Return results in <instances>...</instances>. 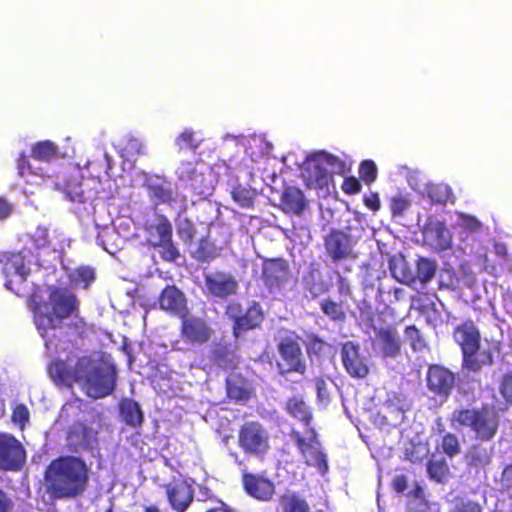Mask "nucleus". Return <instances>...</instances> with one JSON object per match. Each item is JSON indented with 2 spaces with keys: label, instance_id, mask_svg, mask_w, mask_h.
Instances as JSON below:
<instances>
[{
  "label": "nucleus",
  "instance_id": "obj_1",
  "mask_svg": "<svg viewBox=\"0 0 512 512\" xmlns=\"http://www.w3.org/2000/svg\"><path fill=\"white\" fill-rule=\"evenodd\" d=\"M48 290L47 300L39 289L34 290L29 296L28 307L45 347L56 350L66 337L63 331L66 319L74 317L67 323V329L72 336L80 339L87 334V323L79 317V301L75 293L57 286H50Z\"/></svg>",
  "mask_w": 512,
  "mask_h": 512
},
{
  "label": "nucleus",
  "instance_id": "obj_2",
  "mask_svg": "<svg viewBox=\"0 0 512 512\" xmlns=\"http://www.w3.org/2000/svg\"><path fill=\"white\" fill-rule=\"evenodd\" d=\"M90 468L81 457L61 455L49 462L44 485L53 499L70 500L82 496L89 485Z\"/></svg>",
  "mask_w": 512,
  "mask_h": 512
},
{
  "label": "nucleus",
  "instance_id": "obj_3",
  "mask_svg": "<svg viewBox=\"0 0 512 512\" xmlns=\"http://www.w3.org/2000/svg\"><path fill=\"white\" fill-rule=\"evenodd\" d=\"M452 425L469 428L476 440L492 441L497 435L500 425L499 410L491 404H483L479 408L455 409L450 417Z\"/></svg>",
  "mask_w": 512,
  "mask_h": 512
},
{
  "label": "nucleus",
  "instance_id": "obj_4",
  "mask_svg": "<svg viewBox=\"0 0 512 512\" xmlns=\"http://www.w3.org/2000/svg\"><path fill=\"white\" fill-rule=\"evenodd\" d=\"M79 386L87 396L100 399L115 389L116 373L113 367L89 356L79 357Z\"/></svg>",
  "mask_w": 512,
  "mask_h": 512
},
{
  "label": "nucleus",
  "instance_id": "obj_5",
  "mask_svg": "<svg viewBox=\"0 0 512 512\" xmlns=\"http://www.w3.org/2000/svg\"><path fill=\"white\" fill-rule=\"evenodd\" d=\"M146 243L151 248H161L160 257L166 262H176L181 253L173 241V227L164 215H158L156 222L144 225Z\"/></svg>",
  "mask_w": 512,
  "mask_h": 512
},
{
  "label": "nucleus",
  "instance_id": "obj_6",
  "mask_svg": "<svg viewBox=\"0 0 512 512\" xmlns=\"http://www.w3.org/2000/svg\"><path fill=\"white\" fill-rule=\"evenodd\" d=\"M225 315L232 321V335L236 339L245 332L260 328L265 319L261 304L254 300L245 309L237 301L230 302L226 306Z\"/></svg>",
  "mask_w": 512,
  "mask_h": 512
},
{
  "label": "nucleus",
  "instance_id": "obj_7",
  "mask_svg": "<svg viewBox=\"0 0 512 512\" xmlns=\"http://www.w3.org/2000/svg\"><path fill=\"white\" fill-rule=\"evenodd\" d=\"M301 337L292 332L282 337L277 343V350L280 361L277 363L278 372L281 376L291 373L304 375L307 371L306 359L301 347Z\"/></svg>",
  "mask_w": 512,
  "mask_h": 512
},
{
  "label": "nucleus",
  "instance_id": "obj_8",
  "mask_svg": "<svg viewBox=\"0 0 512 512\" xmlns=\"http://www.w3.org/2000/svg\"><path fill=\"white\" fill-rule=\"evenodd\" d=\"M239 448L247 456L263 458L270 450V435L259 421H246L238 429Z\"/></svg>",
  "mask_w": 512,
  "mask_h": 512
},
{
  "label": "nucleus",
  "instance_id": "obj_9",
  "mask_svg": "<svg viewBox=\"0 0 512 512\" xmlns=\"http://www.w3.org/2000/svg\"><path fill=\"white\" fill-rule=\"evenodd\" d=\"M502 342L492 339L486 340V346L480 344L468 349L461 354V368L463 371L472 374H478L486 367H491L496 356L502 351Z\"/></svg>",
  "mask_w": 512,
  "mask_h": 512
},
{
  "label": "nucleus",
  "instance_id": "obj_10",
  "mask_svg": "<svg viewBox=\"0 0 512 512\" xmlns=\"http://www.w3.org/2000/svg\"><path fill=\"white\" fill-rule=\"evenodd\" d=\"M180 319L179 336L185 344L203 346L212 339L214 330L204 318L188 313Z\"/></svg>",
  "mask_w": 512,
  "mask_h": 512
},
{
  "label": "nucleus",
  "instance_id": "obj_11",
  "mask_svg": "<svg viewBox=\"0 0 512 512\" xmlns=\"http://www.w3.org/2000/svg\"><path fill=\"white\" fill-rule=\"evenodd\" d=\"M355 241L352 235L342 229H331L324 236V248L333 263L356 259Z\"/></svg>",
  "mask_w": 512,
  "mask_h": 512
},
{
  "label": "nucleus",
  "instance_id": "obj_12",
  "mask_svg": "<svg viewBox=\"0 0 512 512\" xmlns=\"http://www.w3.org/2000/svg\"><path fill=\"white\" fill-rule=\"evenodd\" d=\"M26 463V450L12 434L0 432V471L18 472Z\"/></svg>",
  "mask_w": 512,
  "mask_h": 512
},
{
  "label": "nucleus",
  "instance_id": "obj_13",
  "mask_svg": "<svg viewBox=\"0 0 512 512\" xmlns=\"http://www.w3.org/2000/svg\"><path fill=\"white\" fill-rule=\"evenodd\" d=\"M310 433L311 436L308 441L299 431L292 430L290 436L294 440L302 457L305 459V463L308 466L316 467L321 474H325L328 471L327 457L320 450V443L317 439L316 431L311 428Z\"/></svg>",
  "mask_w": 512,
  "mask_h": 512
},
{
  "label": "nucleus",
  "instance_id": "obj_14",
  "mask_svg": "<svg viewBox=\"0 0 512 512\" xmlns=\"http://www.w3.org/2000/svg\"><path fill=\"white\" fill-rule=\"evenodd\" d=\"M290 266L281 257L267 258L262 262L261 279L269 292L282 289L290 279Z\"/></svg>",
  "mask_w": 512,
  "mask_h": 512
},
{
  "label": "nucleus",
  "instance_id": "obj_15",
  "mask_svg": "<svg viewBox=\"0 0 512 512\" xmlns=\"http://www.w3.org/2000/svg\"><path fill=\"white\" fill-rule=\"evenodd\" d=\"M340 355L343 367L350 377L364 379L368 376L370 369L358 344L352 341L345 342Z\"/></svg>",
  "mask_w": 512,
  "mask_h": 512
},
{
  "label": "nucleus",
  "instance_id": "obj_16",
  "mask_svg": "<svg viewBox=\"0 0 512 512\" xmlns=\"http://www.w3.org/2000/svg\"><path fill=\"white\" fill-rule=\"evenodd\" d=\"M67 444L71 451H92L98 445V431L83 422H75L67 432Z\"/></svg>",
  "mask_w": 512,
  "mask_h": 512
},
{
  "label": "nucleus",
  "instance_id": "obj_17",
  "mask_svg": "<svg viewBox=\"0 0 512 512\" xmlns=\"http://www.w3.org/2000/svg\"><path fill=\"white\" fill-rule=\"evenodd\" d=\"M427 387L434 395L447 397L455 386V375L448 368L432 364L427 369Z\"/></svg>",
  "mask_w": 512,
  "mask_h": 512
},
{
  "label": "nucleus",
  "instance_id": "obj_18",
  "mask_svg": "<svg viewBox=\"0 0 512 512\" xmlns=\"http://www.w3.org/2000/svg\"><path fill=\"white\" fill-rule=\"evenodd\" d=\"M303 176L306 186L312 189L328 188L330 182L333 181L332 173L328 171L317 153L307 158Z\"/></svg>",
  "mask_w": 512,
  "mask_h": 512
},
{
  "label": "nucleus",
  "instance_id": "obj_19",
  "mask_svg": "<svg viewBox=\"0 0 512 512\" xmlns=\"http://www.w3.org/2000/svg\"><path fill=\"white\" fill-rule=\"evenodd\" d=\"M167 500L176 512H186L194 500V489L185 480L164 485Z\"/></svg>",
  "mask_w": 512,
  "mask_h": 512
},
{
  "label": "nucleus",
  "instance_id": "obj_20",
  "mask_svg": "<svg viewBox=\"0 0 512 512\" xmlns=\"http://www.w3.org/2000/svg\"><path fill=\"white\" fill-rule=\"evenodd\" d=\"M204 283L210 295L221 299L236 294L238 290L236 279L231 274L222 271L205 274Z\"/></svg>",
  "mask_w": 512,
  "mask_h": 512
},
{
  "label": "nucleus",
  "instance_id": "obj_21",
  "mask_svg": "<svg viewBox=\"0 0 512 512\" xmlns=\"http://www.w3.org/2000/svg\"><path fill=\"white\" fill-rule=\"evenodd\" d=\"M158 304L162 310L179 318L189 312L185 294L176 285H167L162 289Z\"/></svg>",
  "mask_w": 512,
  "mask_h": 512
},
{
  "label": "nucleus",
  "instance_id": "obj_22",
  "mask_svg": "<svg viewBox=\"0 0 512 512\" xmlns=\"http://www.w3.org/2000/svg\"><path fill=\"white\" fill-rule=\"evenodd\" d=\"M242 485L249 496L260 501H269L275 493V485L271 480L253 473L243 474Z\"/></svg>",
  "mask_w": 512,
  "mask_h": 512
},
{
  "label": "nucleus",
  "instance_id": "obj_23",
  "mask_svg": "<svg viewBox=\"0 0 512 512\" xmlns=\"http://www.w3.org/2000/svg\"><path fill=\"white\" fill-rule=\"evenodd\" d=\"M452 336L461 354L482 342L481 331L472 319H466L456 325L453 329Z\"/></svg>",
  "mask_w": 512,
  "mask_h": 512
},
{
  "label": "nucleus",
  "instance_id": "obj_24",
  "mask_svg": "<svg viewBox=\"0 0 512 512\" xmlns=\"http://www.w3.org/2000/svg\"><path fill=\"white\" fill-rule=\"evenodd\" d=\"M91 180L80 179L79 175L70 176L64 183V192L71 201L85 203L93 201L99 191L90 187Z\"/></svg>",
  "mask_w": 512,
  "mask_h": 512
},
{
  "label": "nucleus",
  "instance_id": "obj_25",
  "mask_svg": "<svg viewBox=\"0 0 512 512\" xmlns=\"http://www.w3.org/2000/svg\"><path fill=\"white\" fill-rule=\"evenodd\" d=\"M376 340L384 358H396L401 354L402 341L395 326L377 329Z\"/></svg>",
  "mask_w": 512,
  "mask_h": 512
},
{
  "label": "nucleus",
  "instance_id": "obj_26",
  "mask_svg": "<svg viewBox=\"0 0 512 512\" xmlns=\"http://www.w3.org/2000/svg\"><path fill=\"white\" fill-rule=\"evenodd\" d=\"M210 361L222 370H234L239 364V358L231 345L218 341L213 342L209 350Z\"/></svg>",
  "mask_w": 512,
  "mask_h": 512
},
{
  "label": "nucleus",
  "instance_id": "obj_27",
  "mask_svg": "<svg viewBox=\"0 0 512 512\" xmlns=\"http://www.w3.org/2000/svg\"><path fill=\"white\" fill-rule=\"evenodd\" d=\"M48 371L55 383L71 387L74 383H79V358L73 367L64 360L56 359L50 363Z\"/></svg>",
  "mask_w": 512,
  "mask_h": 512
},
{
  "label": "nucleus",
  "instance_id": "obj_28",
  "mask_svg": "<svg viewBox=\"0 0 512 512\" xmlns=\"http://www.w3.org/2000/svg\"><path fill=\"white\" fill-rule=\"evenodd\" d=\"M302 287L305 296L310 299L327 294L330 290V285L325 281L322 272L315 267H310L303 275Z\"/></svg>",
  "mask_w": 512,
  "mask_h": 512
},
{
  "label": "nucleus",
  "instance_id": "obj_29",
  "mask_svg": "<svg viewBox=\"0 0 512 512\" xmlns=\"http://www.w3.org/2000/svg\"><path fill=\"white\" fill-rule=\"evenodd\" d=\"M277 512H305L309 502L299 492L286 490L278 496Z\"/></svg>",
  "mask_w": 512,
  "mask_h": 512
},
{
  "label": "nucleus",
  "instance_id": "obj_30",
  "mask_svg": "<svg viewBox=\"0 0 512 512\" xmlns=\"http://www.w3.org/2000/svg\"><path fill=\"white\" fill-rule=\"evenodd\" d=\"M283 210L286 213L300 215L307 206L304 193L296 187H287L281 198Z\"/></svg>",
  "mask_w": 512,
  "mask_h": 512
},
{
  "label": "nucleus",
  "instance_id": "obj_31",
  "mask_svg": "<svg viewBox=\"0 0 512 512\" xmlns=\"http://www.w3.org/2000/svg\"><path fill=\"white\" fill-rule=\"evenodd\" d=\"M3 271L6 276H14L18 282H25L29 270L25 266V260L21 253H11L4 261Z\"/></svg>",
  "mask_w": 512,
  "mask_h": 512
},
{
  "label": "nucleus",
  "instance_id": "obj_32",
  "mask_svg": "<svg viewBox=\"0 0 512 512\" xmlns=\"http://www.w3.org/2000/svg\"><path fill=\"white\" fill-rule=\"evenodd\" d=\"M426 236L430 244L437 250L443 251L451 246V233L443 222H436L432 227L427 229Z\"/></svg>",
  "mask_w": 512,
  "mask_h": 512
},
{
  "label": "nucleus",
  "instance_id": "obj_33",
  "mask_svg": "<svg viewBox=\"0 0 512 512\" xmlns=\"http://www.w3.org/2000/svg\"><path fill=\"white\" fill-rule=\"evenodd\" d=\"M120 414L124 422L131 427H139L144 421L140 405L132 399H124L120 403Z\"/></svg>",
  "mask_w": 512,
  "mask_h": 512
},
{
  "label": "nucleus",
  "instance_id": "obj_34",
  "mask_svg": "<svg viewBox=\"0 0 512 512\" xmlns=\"http://www.w3.org/2000/svg\"><path fill=\"white\" fill-rule=\"evenodd\" d=\"M286 412L304 425H309L312 420V412L301 397L289 398L285 405Z\"/></svg>",
  "mask_w": 512,
  "mask_h": 512
},
{
  "label": "nucleus",
  "instance_id": "obj_35",
  "mask_svg": "<svg viewBox=\"0 0 512 512\" xmlns=\"http://www.w3.org/2000/svg\"><path fill=\"white\" fill-rule=\"evenodd\" d=\"M149 197L156 205H171L175 201L174 192L169 183H153L148 186Z\"/></svg>",
  "mask_w": 512,
  "mask_h": 512
},
{
  "label": "nucleus",
  "instance_id": "obj_36",
  "mask_svg": "<svg viewBox=\"0 0 512 512\" xmlns=\"http://www.w3.org/2000/svg\"><path fill=\"white\" fill-rule=\"evenodd\" d=\"M257 192L251 187H246L241 184H237L231 190V197L235 203L241 208L250 209L253 208Z\"/></svg>",
  "mask_w": 512,
  "mask_h": 512
},
{
  "label": "nucleus",
  "instance_id": "obj_37",
  "mask_svg": "<svg viewBox=\"0 0 512 512\" xmlns=\"http://www.w3.org/2000/svg\"><path fill=\"white\" fill-rule=\"evenodd\" d=\"M217 255V248L209 236L201 237L191 256L198 262H208Z\"/></svg>",
  "mask_w": 512,
  "mask_h": 512
},
{
  "label": "nucleus",
  "instance_id": "obj_38",
  "mask_svg": "<svg viewBox=\"0 0 512 512\" xmlns=\"http://www.w3.org/2000/svg\"><path fill=\"white\" fill-rule=\"evenodd\" d=\"M57 155L58 147L49 140L37 142L31 149V157L39 161L49 162Z\"/></svg>",
  "mask_w": 512,
  "mask_h": 512
},
{
  "label": "nucleus",
  "instance_id": "obj_39",
  "mask_svg": "<svg viewBox=\"0 0 512 512\" xmlns=\"http://www.w3.org/2000/svg\"><path fill=\"white\" fill-rule=\"evenodd\" d=\"M321 311L334 322H343L346 319L344 302H336L330 298L323 299L320 302Z\"/></svg>",
  "mask_w": 512,
  "mask_h": 512
},
{
  "label": "nucleus",
  "instance_id": "obj_40",
  "mask_svg": "<svg viewBox=\"0 0 512 512\" xmlns=\"http://www.w3.org/2000/svg\"><path fill=\"white\" fill-rule=\"evenodd\" d=\"M468 463L474 467H484L491 462V451L480 444H473L466 455Z\"/></svg>",
  "mask_w": 512,
  "mask_h": 512
},
{
  "label": "nucleus",
  "instance_id": "obj_41",
  "mask_svg": "<svg viewBox=\"0 0 512 512\" xmlns=\"http://www.w3.org/2000/svg\"><path fill=\"white\" fill-rule=\"evenodd\" d=\"M427 196L433 204L445 205L453 197V193L447 184L439 183L428 186Z\"/></svg>",
  "mask_w": 512,
  "mask_h": 512
},
{
  "label": "nucleus",
  "instance_id": "obj_42",
  "mask_svg": "<svg viewBox=\"0 0 512 512\" xmlns=\"http://www.w3.org/2000/svg\"><path fill=\"white\" fill-rule=\"evenodd\" d=\"M426 468L429 478L438 483L444 482L449 473V466L445 459H430L426 464Z\"/></svg>",
  "mask_w": 512,
  "mask_h": 512
},
{
  "label": "nucleus",
  "instance_id": "obj_43",
  "mask_svg": "<svg viewBox=\"0 0 512 512\" xmlns=\"http://www.w3.org/2000/svg\"><path fill=\"white\" fill-rule=\"evenodd\" d=\"M439 449L449 458H454L461 453V444L457 437L452 432H446L442 435Z\"/></svg>",
  "mask_w": 512,
  "mask_h": 512
},
{
  "label": "nucleus",
  "instance_id": "obj_44",
  "mask_svg": "<svg viewBox=\"0 0 512 512\" xmlns=\"http://www.w3.org/2000/svg\"><path fill=\"white\" fill-rule=\"evenodd\" d=\"M436 263L428 258L421 257L417 261L416 277L417 279L426 284L431 281L435 276Z\"/></svg>",
  "mask_w": 512,
  "mask_h": 512
},
{
  "label": "nucleus",
  "instance_id": "obj_45",
  "mask_svg": "<svg viewBox=\"0 0 512 512\" xmlns=\"http://www.w3.org/2000/svg\"><path fill=\"white\" fill-rule=\"evenodd\" d=\"M405 340L414 352L422 351L427 347V343L415 325H409L404 330Z\"/></svg>",
  "mask_w": 512,
  "mask_h": 512
},
{
  "label": "nucleus",
  "instance_id": "obj_46",
  "mask_svg": "<svg viewBox=\"0 0 512 512\" xmlns=\"http://www.w3.org/2000/svg\"><path fill=\"white\" fill-rule=\"evenodd\" d=\"M318 156L323 160L324 165L331 168L330 173H335L338 175H344L350 170V167L346 164L345 161L341 160L339 157L330 154L325 151H321L317 153Z\"/></svg>",
  "mask_w": 512,
  "mask_h": 512
},
{
  "label": "nucleus",
  "instance_id": "obj_47",
  "mask_svg": "<svg viewBox=\"0 0 512 512\" xmlns=\"http://www.w3.org/2000/svg\"><path fill=\"white\" fill-rule=\"evenodd\" d=\"M176 146L180 150H196L200 144L201 140L196 138L195 132L191 129H185L175 141Z\"/></svg>",
  "mask_w": 512,
  "mask_h": 512
},
{
  "label": "nucleus",
  "instance_id": "obj_48",
  "mask_svg": "<svg viewBox=\"0 0 512 512\" xmlns=\"http://www.w3.org/2000/svg\"><path fill=\"white\" fill-rule=\"evenodd\" d=\"M177 234L184 244L191 245L196 235L194 223L189 218H183L177 223Z\"/></svg>",
  "mask_w": 512,
  "mask_h": 512
},
{
  "label": "nucleus",
  "instance_id": "obj_49",
  "mask_svg": "<svg viewBox=\"0 0 512 512\" xmlns=\"http://www.w3.org/2000/svg\"><path fill=\"white\" fill-rule=\"evenodd\" d=\"M457 218L459 221V227L468 233H478L483 229L482 222L473 215H469L464 212H458Z\"/></svg>",
  "mask_w": 512,
  "mask_h": 512
},
{
  "label": "nucleus",
  "instance_id": "obj_50",
  "mask_svg": "<svg viewBox=\"0 0 512 512\" xmlns=\"http://www.w3.org/2000/svg\"><path fill=\"white\" fill-rule=\"evenodd\" d=\"M429 455L428 445L425 443H414L406 450V458L412 463H422Z\"/></svg>",
  "mask_w": 512,
  "mask_h": 512
},
{
  "label": "nucleus",
  "instance_id": "obj_51",
  "mask_svg": "<svg viewBox=\"0 0 512 512\" xmlns=\"http://www.w3.org/2000/svg\"><path fill=\"white\" fill-rule=\"evenodd\" d=\"M377 167L372 160H364L359 166V175L362 181L370 185L377 179Z\"/></svg>",
  "mask_w": 512,
  "mask_h": 512
},
{
  "label": "nucleus",
  "instance_id": "obj_52",
  "mask_svg": "<svg viewBox=\"0 0 512 512\" xmlns=\"http://www.w3.org/2000/svg\"><path fill=\"white\" fill-rule=\"evenodd\" d=\"M498 390L506 403L512 404V370L502 374L499 380Z\"/></svg>",
  "mask_w": 512,
  "mask_h": 512
},
{
  "label": "nucleus",
  "instance_id": "obj_53",
  "mask_svg": "<svg viewBox=\"0 0 512 512\" xmlns=\"http://www.w3.org/2000/svg\"><path fill=\"white\" fill-rule=\"evenodd\" d=\"M30 413L26 405L18 404L14 407L11 414V421L18 425L20 429H24L26 424L29 422Z\"/></svg>",
  "mask_w": 512,
  "mask_h": 512
},
{
  "label": "nucleus",
  "instance_id": "obj_54",
  "mask_svg": "<svg viewBox=\"0 0 512 512\" xmlns=\"http://www.w3.org/2000/svg\"><path fill=\"white\" fill-rule=\"evenodd\" d=\"M227 394L234 400H247L250 397V391L247 387L233 381H227Z\"/></svg>",
  "mask_w": 512,
  "mask_h": 512
},
{
  "label": "nucleus",
  "instance_id": "obj_55",
  "mask_svg": "<svg viewBox=\"0 0 512 512\" xmlns=\"http://www.w3.org/2000/svg\"><path fill=\"white\" fill-rule=\"evenodd\" d=\"M410 206V201L401 195L394 196L390 200V210L393 217L402 216Z\"/></svg>",
  "mask_w": 512,
  "mask_h": 512
},
{
  "label": "nucleus",
  "instance_id": "obj_56",
  "mask_svg": "<svg viewBox=\"0 0 512 512\" xmlns=\"http://www.w3.org/2000/svg\"><path fill=\"white\" fill-rule=\"evenodd\" d=\"M17 169L20 177L27 178L30 175H41L38 171L33 169L24 152H22L17 159Z\"/></svg>",
  "mask_w": 512,
  "mask_h": 512
},
{
  "label": "nucleus",
  "instance_id": "obj_57",
  "mask_svg": "<svg viewBox=\"0 0 512 512\" xmlns=\"http://www.w3.org/2000/svg\"><path fill=\"white\" fill-rule=\"evenodd\" d=\"M326 346L327 343L323 339L317 335H312L308 339L306 350L309 355L319 356L324 352Z\"/></svg>",
  "mask_w": 512,
  "mask_h": 512
},
{
  "label": "nucleus",
  "instance_id": "obj_58",
  "mask_svg": "<svg viewBox=\"0 0 512 512\" xmlns=\"http://www.w3.org/2000/svg\"><path fill=\"white\" fill-rule=\"evenodd\" d=\"M31 239L37 248L45 247L49 244V232L45 227H37L31 234Z\"/></svg>",
  "mask_w": 512,
  "mask_h": 512
},
{
  "label": "nucleus",
  "instance_id": "obj_59",
  "mask_svg": "<svg viewBox=\"0 0 512 512\" xmlns=\"http://www.w3.org/2000/svg\"><path fill=\"white\" fill-rule=\"evenodd\" d=\"M342 191L347 195H354L361 191V183L354 176L345 177L342 183Z\"/></svg>",
  "mask_w": 512,
  "mask_h": 512
},
{
  "label": "nucleus",
  "instance_id": "obj_60",
  "mask_svg": "<svg viewBox=\"0 0 512 512\" xmlns=\"http://www.w3.org/2000/svg\"><path fill=\"white\" fill-rule=\"evenodd\" d=\"M500 484L506 491H512V463L504 466L500 474Z\"/></svg>",
  "mask_w": 512,
  "mask_h": 512
},
{
  "label": "nucleus",
  "instance_id": "obj_61",
  "mask_svg": "<svg viewBox=\"0 0 512 512\" xmlns=\"http://www.w3.org/2000/svg\"><path fill=\"white\" fill-rule=\"evenodd\" d=\"M363 202L367 208L373 212H377L381 208L380 198L377 192H371L363 197Z\"/></svg>",
  "mask_w": 512,
  "mask_h": 512
},
{
  "label": "nucleus",
  "instance_id": "obj_62",
  "mask_svg": "<svg viewBox=\"0 0 512 512\" xmlns=\"http://www.w3.org/2000/svg\"><path fill=\"white\" fill-rule=\"evenodd\" d=\"M314 382H315V388H316L318 400L319 401L327 400L329 398V392H328L326 380L323 377H317Z\"/></svg>",
  "mask_w": 512,
  "mask_h": 512
},
{
  "label": "nucleus",
  "instance_id": "obj_63",
  "mask_svg": "<svg viewBox=\"0 0 512 512\" xmlns=\"http://www.w3.org/2000/svg\"><path fill=\"white\" fill-rule=\"evenodd\" d=\"M454 512H482V507L475 501H466L457 505Z\"/></svg>",
  "mask_w": 512,
  "mask_h": 512
},
{
  "label": "nucleus",
  "instance_id": "obj_64",
  "mask_svg": "<svg viewBox=\"0 0 512 512\" xmlns=\"http://www.w3.org/2000/svg\"><path fill=\"white\" fill-rule=\"evenodd\" d=\"M13 501L8 494L0 488V512H11L13 509Z\"/></svg>",
  "mask_w": 512,
  "mask_h": 512
}]
</instances>
